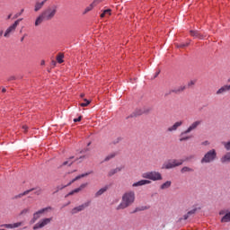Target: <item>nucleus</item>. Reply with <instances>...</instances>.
Wrapping results in <instances>:
<instances>
[{
	"instance_id": "1",
	"label": "nucleus",
	"mask_w": 230,
	"mask_h": 230,
	"mask_svg": "<svg viewBox=\"0 0 230 230\" xmlns=\"http://www.w3.org/2000/svg\"><path fill=\"white\" fill-rule=\"evenodd\" d=\"M134 202H136V192H134V190L127 191L122 195L121 202L118 205L116 209L117 211L127 209V208H130Z\"/></svg>"
},
{
	"instance_id": "2",
	"label": "nucleus",
	"mask_w": 230,
	"mask_h": 230,
	"mask_svg": "<svg viewBox=\"0 0 230 230\" xmlns=\"http://www.w3.org/2000/svg\"><path fill=\"white\" fill-rule=\"evenodd\" d=\"M200 125H202V120H196L192 122L185 131L181 132L180 135V141H190V139H191V136H188V134H191L193 130H197Z\"/></svg>"
},
{
	"instance_id": "3",
	"label": "nucleus",
	"mask_w": 230,
	"mask_h": 230,
	"mask_svg": "<svg viewBox=\"0 0 230 230\" xmlns=\"http://www.w3.org/2000/svg\"><path fill=\"white\" fill-rule=\"evenodd\" d=\"M58 10V6L55 4L50 5L41 13V15L44 16L45 21H51V19L55 18V15H57Z\"/></svg>"
},
{
	"instance_id": "4",
	"label": "nucleus",
	"mask_w": 230,
	"mask_h": 230,
	"mask_svg": "<svg viewBox=\"0 0 230 230\" xmlns=\"http://www.w3.org/2000/svg\"><path fill=\"white\" fill-rule=\"evenodd\" d=\"M143 179H148L149 181H163V174L159 172L151 171L142 174Z\"/></svg>"
},
{
	"instance_id": "5",
	"label": "nucleus",
	"mask_w": 230,
	"mask_h": 230,
	"mask_svg": "<svg viewBox=\"0 0 230 230\" xmlns=\"http://www.w3.org/2000/svg\"><path fill=\"white\" fill-rule=\"evenodd\" d=\"M217 159V151L215 149H211L210 151L207 152L206 155L201 159V164H208L213 163Z\"/></svg>"
},
{
	"instance_id": "6",
	"label": "nucleus",
	"mask_w": 230,
	"mask_h": 230,
	"mask_svg": "<svg viewBox=\"0 0 230 230\" xmlns=\"http://www.w3.org/2000/svg\"><path fill=\"white\" fill-rule=\"evenodd\" d=\"M21 21H22V18L16 20V21L13 22V24H12L11 26H9V27L5 30V31H4V37L5 39H9V37H10V35H12V33H15V30H17V26H19Z\"/></svg>"
},
{
	"instance_id": "7",
	"label": "nucleus",
	"mask_w": 230,
	"mask_h": 230,
	"mask_svg": "<svg viewBox=\"0 0 230 230\" xmlns=\"http://www.w3.org/2000/svg\"><path fill=\"white\" fill-rule=\"evenodd\" d=\"M184 163V160H169L168 162L164 163L163 168L165 170H170L172 168H175L177 166H181Z\"/></svg>"
},
{
	"instance_id": "8",
	"label": "nucleus",
	"mask_w": 230,
	"mask_h": 230,
	"mask_svg": "<svg viewBox=\"0 0 230 230\" xmlns=\"http://www.w3.org/2000/svg\"><path fill=\"white\" fill-rule=\"evenodd\" d=\"M52 220H53V217L42 218L33 226V230L42 229L43 227H46V226H49Z\"/></svg>"
},
{
	"instance_id": "9",
	"label": "nucleus",
	"mask_w": 230,
	"mask_h": 230,
	"mask_svg": "<svg viewBox=\"0 0 230 230\" xmlns=\"http://www.w3.org/2000/svg\"><path fill=\"white\" fill-rule=\"evenodd\" d=\"M48 211H51V207H47L35 212L31 219L32 224H35V222H37V220H39V218H40V217H42V215Z\"/></svg>"
},
{
	"instance_id": "10",
	"label": "nucleus",
	"mask_w": 230,
	"mask_h": 230,
	"mask_svg": "<svg viewBox=\"0 0 230 230\" xmlns=\"http://www.w3.org/2000/svg\"><path fill=\"white\" fill-rule=\"evenodd\" d=\"M89 206H91V201H87L78 207L74 208L71 213L72 215H76V213H80V211H84V209H85V208H89Z\"/></svg>"
},
{
	"instance_id": "11",
	"label": "nucleus",
	"mask_w": 230,
	"mask_h": 230,
	"mask_svg": "<svg viewBox=\"0 0 230 230\" xmlns=\"http://www.w3.org/2000/svg\"><path fill=\"white\" fill-rule=\"evenodd\" d=\"M184 122L182 120L176 121L172 126L167 128L166 132L172 133V132H177L179 129V127H182V124Z\"/></svg>"
},
{
	"instance_id": "12",
	"label": "nucleus",
	"mask_w": 230,
	"mask_h": 230,
	"mask_svg": "<svg viewBox=\"0 0 230 230\" xmlns=\"http://www.w3.org/2000/svg\"><path fill=\"white\" fill-rule=\"evenodd\" d=\"M190 36L194 37V39H199L200 40L206 39L208 37V34L200 33L199 31H190Z\"/></svg>"
},
{
	"instance_id": "13",
	"label": "nucleus",
	"mask_w": 230,
	"mask_h": 230,
	"mask_svg": "<svg viewBox=\"0 0 230 230\" xmlns=\"http://www.w3.org/2000/svg\"><path fill=\"white\" fill-rule=\"evenodd\" d=\"M87 186H89V183H82L77 189H75L74 190H71L66 197H69L71 195H75V193H80V191H82V190H84V188H87Z\"/></svg>"
},
{
	"instance_id": "14",
	"label": "nucleus",
	"mask_w": 230,
	"mask_h": 230,
	"mask_svg": "<svg viewBox=\"0 0 230 230\" xmlns=\"http://www.w3.org/2000/svg\"><path fill=\"white\" fill-rule=\"evenodd\" d=\"M219 215H225V216L221 218V222H223V223L230 222V211H229V210H221V211L219 212Z\"/></svg>"
},
{
	"instance_id": "15",
	"label": "nucleus",
	"mask_w": 230,
	"mask_h": 230,
	"mask_svg": "<svg viewBox=\"0 0 230 230\" xmlns=\"http://www.w3.org/2000/svg\"><path fill=\"white\" fill-rule=\"evenodd\" d=\"M100 3H103V0H93V2L84 9V13H87L88 12H91V10H93L94 6H98Z\"/></svg>"
},
{
	"instance_id": "16",
	"label": "nucleus",
	"mask_w": 230,
	"mask_h": 230,
	"mask_svg": "<svg viewBox=\"0 0 230 230\" xmlns=\"http://www.w3.org/2000/svg\"><path fill=\"white\" fill-rule=\"evenodd\" d=\"M22 226V222H17L13 224H4L2 225V227H6V229H17V227H21Z\"/></svg>"
},
{
	"instance_id": "17",
	"label": "nucleus",
	"mask_w": 230,
	"mask_h": 230,
	"mask_svg": "<svg viewBox=\"0 0 230 230\" xmlns=\"http://www.w3.org/2000/svg\"><path fill=\"white\" fill-rule=\"evenodd\" d=\"M146 184H152V181L150 180H140L135 183L132 184L133 188H137L139 186H145Z\"/></svg>"
},
{
	"instance_id": "18",
	"label": "nucleus",
	"mask_w": 230,
	"mask_h": 230,
	"mask_svg": "<svg viewBox=\"0 0 230 230\" xmlns=\"http://www.w3.org/2000/svg\"><path fill=\"white\" fill-rule=\"evenodd\" d=\"M48 0H43L41 2H36L34 4V12H40V10H42L44 7V4H46V2Z\"/></svg>"
},
{
	"instance_id": "19",
	"label": "nucleus",
	"mask_w": 230,
	"mask_h": 230,
	"mask_svg": "<svg viewBox=\"0 0 230 230\" xmlns=\"http://www.w3.org/2000/svg\"><path fill=\"white\" fill-rule=\"evenodd\" d=\"M186 90V86L184 85H181V86H178L172 90H171V93H174V94H181V93H183V91Z\"/></svg>"
},
{
	"instance_id": "20",
	"label": "nucleus",
	"mask_w": 230,
	"mask_h": 230,
	"mask_svg": "<svg viewBox=\"0 0 230 230\" xmlns=\"http://www.w3.org/2000/svg\"><path fill=\"white\" fill-rule=\"evenodd\" d=\"M44 21H46V18L43 16L42 13H40L35 21V26H40V24H42V22H44Z\"/></svg>"
},
{
	"instance_id": "21",
	"label": "nucleus",
	"mask_w": 230,
	"mask_h": 230,
	"mask_svg": "<svg viewBox=\"0 0 230 230\" xmlns=\"http://www.w3.org/2000/svg\"><path fill=\"white\" fill-rule=\"evenodd\" d=\"M220 163H222V164H226V163H230V152L226 153L220 158Z\"/></svg>"
},
{
	"instance_id": "22",
	"label": "nucleus",
	"mask_w": 230,
	"mask_h": 230,
	"mask_svg": "<svg viewBox=\"0 0 230 230\" xmlns=\"http://www.w3.org/2000/svg\"><path fill=\"white\" fill-rule=\"evenodd\" d=\"M31 191H35V189L32 188V189L28 190H25L24 192L20 193L17 196H15V199H21V198H22L26 195H29L30 193H31Z\"/></svg>"
},
{
	"instance_id": "23",
	"label": "nucleus",
	"mask_w": 230,
	"mask_h": 230,
	"mask_svg": "<svg viewBox=\"0 0 230 230\" xmlns=\"http://www.w3.org/2000/svg\"><path fill=\"white\" fill-rule=\"evenodd\" d=\"M118 172H121V167H117L115 169H111L108 172V177H112V175H116V173H118Z\"/></svg>"
},
{
	"instance_id": "24",
	"label": "nucleus",
	"mask_w": 230,
	"mask_h": 230,
	"mask_svg": "<svg viewBox=\"0 0 230 230\" xmlns=\"http://www.w3.org/2000/svg\"><path fill=\"white\" fill-rule=\"evenodd\" d=\"M195 213H197V208L189 211L186 215L183 216L184 220H188V218H190L191 215H195Z\"/></svg>"
},
{
	"instance_id": "25",
	"label": "nucleus",
	"mask_w": 230,
	"mask_h": 230,
	"mask_svg": "<svg viewBox=\"0 0 230 230\" xmlns=\"http://www.w3.org/2000/svg\"><path fill=\"white\" fill-rule=\"evenodd\" d=\"M172 186V181H167L160 186V190H168Z\"/></svg>"
},
{
	"instance_id": "26",
	"label": "nucleus",
	"mask_w": 230,
	"mask_h": 230,
	"mask_svg": "<svg viewBox=\"0 0 230 230\" xmlns=\"http://www.w3.org/2000/svg\"><path fill=\"white\" fill-rule=\"evenodd\" d=\"M105 191H107V187H103L102 189H100L96 193H95V197H101V195H103L105 193Z\"/></svg>"
},
{
	"instance_id": "27",
	"label": "nucleus",
	"mask_w": 230,
	"mask_h": 230,
	"mask_svg": "<svg viewBox=\"0 0 230 230\" xmlns=\"http://www.w3.org/2000/svg\"><path fill=\"white\" fill-rule=\"evenodd\" d=\"M57 62L58 64H62L64 62V54L62 53H59L58 56H57Z\"/></svg>"
},
{
	"instance_id": "28",
	"label": "nucleus",
	"mask_w": 230,
	"mask_h": 230,
	"mask_svg": "<svg viewBox=\"0 0 230 230\" xmlns=\"http://www.w3.org/2000/svg\"><path fill=\"white\" fill-rule=\"evenodd\" d=\"M91 173H93V172H88L83 173L81 175L76 176L75 179L78 181L80 179H83V177H87L88 175H91Z\"/></svg>"
},
{
	"instance_id": "29",
	"label": "nucleus",
	"mask_w": 230,
	"mask_h": 230,
	"mask_svg": "<svg viewBox=\"0 0 230 230\" xmlns=\"http://www.w3.org/2000/svg\"><path fill=\"white\" fill-rule=\"evenodd\" d=\"M90 103H91V101H89L87 99H84V102H81L80 106L81 107H87Z\"/></svg>"
},
{
	"instance_id": "30",
	"label": "nucleus",
	"mask_w": 230,
	"mask_h": 230,
	"mask_svg": "<svg viewBox=\"0 0 230 230\" xmlns=\"http://www.w3.org/2000/svg\"><path fill=\"white\" fill-rule=\"evenodd\" d=\"M181 173H186L188 172H193V169L192 168H190L188 166H185L183 167L181 170Z\"/></svg>"
},
{
	"instance_id": "31",
	"label": "nucleus",
	"mask_w": 230,
	"mask_h": 230,
	"mask_svg": "<svg viewBox=\"0 0 230 230\" xmlns=\"http://www.w3.org/2000/svg\"><path fill=\"white\" fill-rule=\"evenodd\" d=\"M30 213V208H24L20 212V217H22L24 215H28Z\"/></svg>"
},
{
	"instance_id": "32",
	"label": "nucleus",
	"mask_w": 230,
	"mask_h": 230,
	"mask_svg": "<svg viewBox=\"0 0 230 230\" xmlns=\"http://www.w3.org/2000/svg\"><path fill=\"white\" fill-rule=\"evenodd\" d=\"M75 181H77L76 177L74 178L67 185L61 187L60 190H64V188H67V186H71L73 184V182H75Z\"/></svg>"
},
{
	"instance_id": "33",
	"label": "nucleus",
	"mask_w": 230,
	"mask_h": 230,
	"mask_svg": "<svg viewBox=\"0 0 230 230\" xmlns=\"http://www.w3.org/2000/svg\"><path fill=\"white\" fill-rule=\"evenodd\" d=\"M75 181H77L76 177L74 178L67 185L61 187L60 190H64V188H67V186H71L73 184V182H75Z\"/></svg>"
},
{
	"instance_id": "34",
	"label": "nucleus",
	"mask_w": 230,
	"mask_h": 230,
	"mask_svg": "<svg viewBox=\"0 0 230 230\" xmlns=\"http://www.w3.org/2000/svg\"><path fill=\"white\" fill-rule=\"evenodd\" d=\"M116 156L115 154L109 155L105 157L104 161H111V159L114 158Z\"/></svg>"
},
{
	"instance_id": "35",
	"label": "nucleus",
	"mask_w": 230,
	"mask_h": 230,
	"mask_svg": "<svg viewBox=\"0 0 230 230\" xmlns=\"http://www.w3.org/2000/svg\"><path fill=\"white\" fill-rule=\"evenodd\" d=\"M186 46H190V43L176 44V48H186Z\"/></svg>"
},
{
	"instance_id": "36",
	"label": "nucleus",
	"mask_w": 230,
	"mask_h": 230,
	"mask_svg": "<svg viewBox=\"0 0 230 230\" xmlns=\"http://www.w3.org/2000/svg\"><path fill=\"white\" fill-rule=\"evenodd\" d=\"M23 13H24V9H22L20 13H16L13 16V19H17V17H20V15H22Z\"/></svg>"
},
{
	"instance_id": "37",
	"label": "nucleus",
	"mask_w": 230,
	"mask_h": 230,
	"mask_svg": "<svg viewBox=\"0 0 230 230\" xmlns=\"http://www.w3.org/2000/svg\"><path fill=\"white\" fill-rule=\"evenodd\" d=\"M67 164H68V166H71V164H73V162L67 160L63 163L62 166H67Z\"/></svg>"
},
{
	"instance_id": "38",
	"label": "nucleus",
	"mask_w": 230,
	"mask_h": 230,
	"mask_svg": "<svg viewBox=\"0 0 230 230\" xmlns=\"http://www.w3.org/2000/svg\"><path fill=\"white\" fill-rule=\"evenodd\" d=\"M35 190V192H34V195H40L42 193V189H34Z\"/></svg>"
},
{
	"instance_id": "39",
	"label": "nucleus",
	"mask_w": 230,
	"mask_h": 230,
	"mask_svg": "<svg viewBox=\"0 0 230 230\" xmlns=\"http://www.w3.org/2000/svg\"><path fill=\"white\" fill-rule=\"evenodd\" d=\"M195 84H197V81H195V80L190 81V82L188 83V86H189V87H191V85H195Z\"/></svg>"
},
{
	"instance_id": "40",
	"label": "nucleus",
	"mask_w": 230,
	"mask_h": 230,
	"mask_svg": "<svg viewBox=\"0 0 230 230\" xmlns=\"http://www.w3.org/2000/svg\"><path fill=\"white\" fill-rule=\"evenodd\" d=\"M111 9H107V10H104L103 13L106 14V15H111Z\"/></svg>"
},
{
	"instance_id": "41",
	"label": "nucleus",
	"mask_w": 230,
	"mask_h": 230,
	"mask_svg": "<svg viewBox=\"0 0 230 230\" xmlns=\"http://www.w3.org/2000/svg\"><path fill=\"white\" fill-rule=\"evenodd\" d=\"M77 121H82V116L78 117L77 119H74L75 123H77Z\"/></svg>"
},
{
	"instance_id": "42",
	"label": "nucleus",
	"mask_w": 230,
	"mask_h": 230,
	"mask_svg": "<svg viewBox=\"0 0 230 230\" xmlns=\"http://www.w3.org/2000/svg\"><path fill=\"white\" fill-rule=\"evenodd\" d=\"M22 128H23L24 132H26V130H28V126H22Z\"/></svg>"
},
{
	"instance_id": "43",
	"label": "nucleus",
	"mask_w": 230,
	"mask_h": 230,
	"mask_svg": "<svg viewBox=\"0 0 230 230\" xmlns=\"http://www.w3.org/2000/svg\"><path fill=\"white\" fill-rule=\"evenodd\" d=\"M115 143H121V137H119Z\"/></svg>"
},
{
	"instance_id": "44",
	"label": "nucleus",
	"mask_w": 230,
	"mask_h": 230,
	"mask_svg": "<svg viewBox=\"0 0 230 230\" xmlns=\"http://www.w3.org/2000/svg\"><path fill=\"white\" fill-rule=\"evenodd\" d=\"M226 150H230V145H226Z\"/></svg>"
},
{
	"instance_id": "45",
	"label": "nucleus",
	"mask_w": 230,
	"mask_h": 230,
	"mask_svg": "<svg viewBox=\"0 0 230 230\" xmlns=\"http://www.w3.org/2000/svg\"><path fill=\"white\" fill-rule=\"evenodd\" d=\"M3 33H4V31H0V39L3 37Z\"/></svg>"
},
{
	"instance_id": "46",
	"label": "nucleus",
	"mask_w": 230,
	"mask_h": 230,
	"mask_svg": "<svg viewBox=\"0 0 230 230\" xmlns=\"http://www.w3.org/2000/svg\"><path fill=\"white\" fill-rule=\"evenodd\" d=\"M105 15H106L105 13H102L101 14V17L103 18V17H105Z\"/></svg>"
},
{
	"instance_id": "47",
	"label": "nucleus",
	"mask_w": 230,
	"mask_h": 230,
	"mask_svg": "<svg viewBox=\"0 0 230 230\" xmlns=\"http://www.w3.org/2000/svg\"><path fill=\"white\" fill-rule=\"evenodd\" d=\"M24 37H26V34L23 37H22L21 42H22V40H24Z\"/></svg>"
},
{
	"instance_id": "48",
	"label": "nucleus",
	"mask_w": 230,
	"mask_h": 230,
	"mask_svg": "<svg viewBox=\"0 0 230 230\" xmlns=\"http://www.w3.org/2000/svg\"><path fill=\"white\" fill-rule=\"evenodd\" d=\"M7 19H12V14H9V15L7 16Z\"/></svg>"
},
{
	"instance_id": "49",
	"label": "nucleus",
	"mask_w": 230,
	"mask_h": 230,
	"mask_svg": "<svg viewBox=\"0 0 230 230\" xmlns=\"http://www.w3.org/2000/svg\"><path fill=\"white\" fill-rule=\"evenodd\" d=\"M5 91H6L5 88H3V89H2V93H4Z\"/></svg>"
},
{
	"instance_id": "50",
	"label": "nucleus",
	"mask_w": 230,
	"mask_h": 230,
	"mask_svg": "<svg viewBox=\"0 0 230 230\" xmlns=\"http://www.w3.org/2000/svg\"><path fill=\"white\" fill-rule=\"evenodd\" d=\"M44 64H45V61H41V66H44Z\"/></svg>"
},
{
	"instance_id": "51",
	"label": "nucleus",
	"mask_w": 230,
	"mask_h": 230,
	"mask_svg": "<svg viewBox=\"0 0 230 230\" xmlns=\"http://www.w3.org/2000/svg\"><path fill=\"white\" fill-rule=\"evenodd\" d=\"M208 143H209V142H208V141H205V142H204V145H208Z\"/></svg>"
},
{
	"instance_id": "52",
	"label": "nucleus",
	"mask_w": 230,
	"mask_h": 230,
	"mask_svg": "<svg viewBox=\"0 0 230 230\" xmlns=\"http://www.w3.org/2000/svg\"><path fill=\"white\" fill-rule=\"evenodd\" d=\"M84 157H85V156H81L80 159H84Z\"/></svg>"
},
{
	"instance_id": "53",
	"label": "nucleus",
	"mask_w": 230,
	"mask_h": 230,
	"mask_svg": "<svg viewBox=\"0 0 230 230\" xmlns=\"http://www.w3.org/2000/svg\"><path fill=\"white\" fill-rule=\"evenodd\" d=\"M81 98H84V94H81Z\"/></svg>"
},
{
	"instance_id": "54",
	"label": "nucleus",
	"mask_w": 230,
	"mask_h": 230,
	"mask_svg": "<svg viewBox=\"0 0 230 230\" xmlns=\"http://www.w3.org/2000/svg\"><path fill=\"white\" fill-rule=\"evenodd\" d=\"M226 145H230V141L226 143Z\"/></svg>"
},
{
	"instance_id": "55",
	"label": "nucleus",
	"mask_w": 230,
	"mask_h": 230,
	"mask_svg": "<svg viewBox=\"0 0 230 230\" xmlns=\"http://www.w3.org/2000/svg\"><path fill=\"white\" fill-rule=\"evenodd\" d=\"M157 75H159V72L156 74V75H155V76H157Z\"/></svg>"
},
{
	"instance_id": "56",
	"label": "nucleus",
	"mask_w": 230,
	"mask_h": 230,
	"mask_svg": "<svg viewBox=\"0 0 230 230\" xmlns=\"http://www.w3.org/2000/svg\"><path fill=\"white\" fill-rule=\"evenodd\" d=\"M138 114H143V112H140V113H138Z\"/></svg>"
},
{
	"instance_id": "57",
	"label": "nucleus",
	"mask_w": 230,
	"mask_h": 230,
	"mask_svg": "<svg viewBox=\"0 0 230 230\" xmlns=\"http://www.w3.org/2000/svg\"><path fill=\"white\" fill-rule=\"evenodd\" d=\"M88 145H91V142H89Z\"/></svg>"
},
{
	"instance_id": "58",
	"label": "nucleus",
	"mask_w": 230,
	"mask_h": 230,
	"mask_svg": "<svg viewBox=\"0 0 230 230\" xmlns=\"http://www.w3.org/2000/svg\"><path fill=\"white\" fill-rule=\"evenodd\" d=\"M0 230H4V229H0Z\"/></svg>"
}]
</instances>
